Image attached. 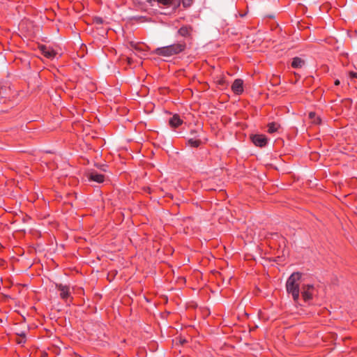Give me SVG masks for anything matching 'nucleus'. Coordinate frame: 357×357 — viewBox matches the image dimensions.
Returning a JSON list of instances; mask_svg holds the SVG:
<instances>
[{
  "mask_svg": "<svg viewBox=\"0 0 357 357\" xmlns=\"http://www.w3.org/2000/svg\"><path fill=\"white\" fill-rule=\"evenodd\" d=\"M301 274L298 272L293 273L286 282V290L291 294L294 302L298 303L300 297V281Z\"/></svg>",
  "mask_w": 357,
  "mask_h": 357,
  "instance_id": "1",
  "label": "nucleus"
},
{
  "mask_svg": "<svg viewBox=\"0 0 357 357\" xmlns=\"http://www.w3.org/2000/svg\"><path fill=\"white\" fill-rule=\"evenodd\" d=\"M185 48V42L180 41L170 45L156 48L153 51V53L160 56L169 57L183 52Z\"/></svg>",
  "mask_w": 357,
  "mask_h": 357,
  "instance_id": "2",
  "label": "nucleus"
},
{
  "mask_svg": "<svg viewBox=\"0 0 357 357\" xmlns=\"http://www.w3.org/2000/svg\"><path fill=\"white\" fill-rule=\"evenodd\" d=\"M300 292L301 293L304 301L308 302L312 298L313 296L316 293V289L313 285L306 284L303 285Z\"/></svg>",
  "mask_w": 357,
  "mask_h": 357,
  "instance_id": "3",
  "label": "nucleus"
},
{
  "mask_svg": "<svg viewBox=\"0 0 357 357\" xmlns=\"http://www.w3.org/2000/svg\"><path fill=\"white\" fill-rule=\"evenodd\" d=\"M41 54L49 59H53L56 57L57 52L51 47L42 45L39 46Z\"/></svg>",
  "mask_w": 357,
  "mask_h": 357,
  "instance_id": "4",
  "label": "nucleus"
},
{
  "mask_svg": "<svg viewBox=\"0 0 357 357\" xmlns=\"http://www.w3.org/2000/svg\"><path fill=\"white\" fill-rule=\"evenodd\" d=\"M251 139L254 144L259 147L265 146L268 142V138L264 135H255Z\"/></svg>",
  "mask_w": 357,
  "mask_h": 357,
  "instance_id": "5",
  "label": "nucleus"
},
{
  "mask_svg": "<svg viewBox=\"0 0 357 357\" xmlns=\"http://www.w3.org/2000/svg\"><path fill=\"white\" fill-rule=\"evenodd\" d=\"M56 287L60 291V297L63 300L66 301L70 297L71 292L68 286L63 285L62 284H56Z\"/></svg>",
  "mask_w": 357,
  "mask_h": 357,
  "instance_id": "6",
  "label": "nucleus"
},
{
  "mask_svg": "<svg viewBox=\"0 0 357 357\" xmlns=\"http://www.w3.org/2000/svg\"><path fill=\"white\" fill-rule=\"evenodd\" d=\"M231 90L237 95L241 94L243 92V81L241 79H235L231 85Z\"/></svg>",
  "mask_w": 357,
  "mask_h": 357,
  "instance_id": "7",
  "label": "nucleus"
},
{
  "mask_svg": "<svg viewBox=\"0 0 357 357\" xmlns=\"http://www.w3.org/2000/svg\"><path fill=\"white\" fill-rule=\"evenodd\" d=\"M192 33V27L189 25L182 26L178 30V34L185 38H191Z\"/></svg>",
  "mask_w": 357,
  "mask_h": 357,
  "instance_id": "8",
  "label": "nucleus"
},
{
  "mask_svg": "<svg viewBox=\"0 0 357 357\" xmlns=\"http://www.w3.org/2000/svg\"><path fill=\"white\" fill-rule=\"evenodd\" d=\"M88 178L89 181H95L98 183H102L105 179L104 175L94 171L89 173Z\"/></svg>",
  "mask_w": 357,
  "mask_h": 357,
  "instance_id": "9",
  "label": "nucleus"
},
{
  "mask_svg": "<svg viewBox=\"0 0 357 357\" xmlns=\"http://www.w3.org/2000/svg\"><path fill=\"white\" fill-rule=\"evenodd\" d=\"M148 3H149L151 5L152 4V2H158V4H161L167 7L173 6L174 8H176L177 6L176 2L174 0H146Z\"/></svg>",
  "mask_w": 357,
  "mask_h": 357,
  "instance_id": "10",
  "label": "nucleus"
},
{
  "mask_svg": "<svg viewBox=\"0 0 357 357\" xmlns=\"http://www.w3.org/2000/svg\"><path fill=\"white\" fill-rule=\"evenodd\" d=\"M183 123V121L180 119L179 116L177 114L174 115L169 120V123L172 128H177L181 126Z\"/></svg>",
  "mask_w": 357,
  "mask_h": 357,
  "instance_id": "11",
  "label": "nucleus"
},
{
  "mask_svg": "<svg viewBox=\"0 0 357 357\" xmlns=\"http://www.w3.org/2000/svg\"><path fill=\"white\" fill-rule=\"evenodd\" d=\"M305 64L304 60L299 57H295L291 62V66L294 68H301Z\"/></svg>",
  "mask_w": 357,
  "mask_h": 357,
  "instance_id": "12",
  "label": "nucleus"
},
{
  "mask_svg": "<svg viewBox=\"0 0 357 357\" xmlns=\"http://www.w3.org/2000/svg\"><path fill=\"white\" fill-rule=\"evenodd\" d=\"M268 127V133H274L275 132H277L279 128H280V126L279 123H276V122H271V123H269L267 126Z\"/></svg>",
  "mask_w": 357,
  "mask_h": 357,
  "instance_id": "13",
  "label": "nucleus"
},
{
  "mask_svg": "<svg viewBox=\"0 0 357 357\" xmlns=\"http://www.w3.org/2000/svg\"><path fill=\"white\" fill-rule=\"evenodd\" d=\"M309 118L312 120V123L314 124H319L321 122L319 116H317L315 112H310Z\"/></svg>",
  "mask_w": 357,
  "mask_h": 357,
  "instance_id": "14",
  "label": "nucleus"
},
{
  "mask_svg": "<svg viewBox=\"0 0 357 357\" xmlns=\"http://www.w3.org/2000/svg\"><path fill=\"white\" fill-rule=\"evenodd\" d=\"M201 143L202 142L199 139H190L188 140V144L194 148L199 147Z\"/></svg>",
  "mask_w": 357,
  "mask_h": 357,
  "instance_id": "15",
  "label": "nucleus"
},
{
  "mask_svg": "<svg viewBox=\"0 0 357 357\" xmlns=\"http://www.w3.org/2000/svg\"><path fill=\"white\" fill-rule=\"evenodd\" d=\"M130 47H131L132 49H134V50H137V51H140V50H142V49H141V47H140V45H139V44H137V43H133V42H131V43H130Z\"/></svg>",
  "mask_w": 357,
  "mask_h": 357,
  "instance_id": "16",
  "label": "nucleus"
},
{
  "mask_svg": "<svg viewBox=\"0 0 357 357\" xmlns=\"http://www.w3.org/2000/svg\"><path fill=\"white\" fill-rule=\"evenodd\" d=\"M192 1L193 0H181L182 3H183L184 7L190 6L192 4Z\"/></svg>",
  "mask_w": 357,
  "mask_h": 357,
  "instance_id": "17",
  "label": "nucleus"
},
{
  "mask_svg": "<svg viewBox=\"0 0 357 357\" xmlns=\"http://www.w3.org/2000/svg\"><path fill=\"white\" fill-rule=\"evenodd\" d=\"M349 76L351 79H354V78H356L357 79V73H354V72H350L349 73Z\"/></svg>",
  "mask_w": 357,
  "mask_h": 357,
  "instance_id": "18",
  "label": "nucleus"
},
{
  "mask_svg": "<svg viewBox=\"0 0 357 357\" xmlns=\"http://www.w3.org/2000/svg\"><path fill=\"white\" fill-rule=\"evenodd\" d=\"M340 81H339L338 79H337V80H335V85H337H337H339V84H340Z\"/></svg>",
  "mask_w": 357,
  "mask_h": 357,
  "instance_id": "19",
  "label": "nucleus"
},
{
  "mask_svg": "<svg viewBox=\"0 0 357 357\" xmlns=\"http://www.w3.org/2000/svg\"><path fill=\"white\" fill-rule=\"evenodd\" d=\"M96 22H99V23H102V20L101 19H97Z\"/></svg>",
  "mask_w": 357,
  "mask_h": 357,
  "instance_id": "20",
  "label": "nucleus"
}]
</instances>
